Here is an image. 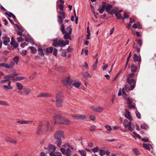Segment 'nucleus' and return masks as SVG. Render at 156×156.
I'll list each match as a JSON object with an SVG mask.
<instances>
[{"mask_svg":"<svg viewBox=\"0 0 156 156\" xmlns=\"http://www.w3.org/2000/svg\"><path fill=\"white\" fill-rule=\"evenodd\" d=\"M55 99L56 106L58 108L62 107L63 96L61 92H59L56 94Z\"/></svg>","mask_w":156,"mask_h":156,"instance_id":"obj_1","label":"nucleus"},{"mask_svg":"<svg viewBox=\"0 0 156 156\" xmlns=\"http://www.w3.org/2000/svg\"><path fill=\"white\" fill-rule=\"evenodd\" d=\"M123 124L125 128L127 129V130L132 132L135 129V126L133 123H132L130 121L129 122L127 119L124 120Z\"/></svg>","mask_w":156,"mask_h":156,"instance_id":"obj_2","label":"nucleus"},{"mask_svg":"<svg viewBox=\"0 0 156 156\" xmlns=\"http://www.w3.org/2000/svg\"><path fill=\"white\" fill-rule=\"evenodd\" d=\"M134 75V74L133 73H130L129 75V76L126 79V82L128 83L131 84V83H132L136 84V80L132 78L133 77Z\"/></svg>","mask_w":156,"mask_h":156,"instance_id":"obj_3","label":"nucleus"},{"mask_svg":"<svg viewBox=\"0 0 156 156\" xmlns=\"http://www.w3.org/2000/svg\"><path fill=\"white\" fill-rule=\"evenodd\" d=\"M72 80L69 76H66L62 80V83L65 85H70L72 82Z\"/></svg>","mask_w":156,"mask_h":156,"instance_id":"obj_4","label":"nucleus"},{"mask_svg":"<svg viewBox=\"0 0 156 156\" xmlns=\"http://www.w3.org/2000/svg\"><path fill=\"white\" fill-rule=\"evenodd\" d=\"M135 85L136 84L132 83H131V84L128 83V84H126L125 87L123 89H125V90L128 92L130 90H133Z\"/></svg>","mask_w":156,"mask_h":156,"instance_id":"obj_5","label":"nucleus"},{"mask_svg":"<svg viewBox=\"0 0 156 156\" xmlns=\"http://www.w3.org/2000/svg\"><path fill=\"white\" fill-rule=\"evenodd\" d=\"M65 135L64 132L62 130H59L55 132L54 134V138H64Z\"/></svg>","mask_w":156,"mask_h":156,"instance_id":"obj_6","label":"nucleus"},{"mask_svg":"<svg viewBox=\"0 0 156 156\" xmlns=\"http://www.w3.org/2000/svg\"><path fill=\"white\" fill-rule=\"evenodd\" d=\"M52 41L53 43L52 45L56 47H62V44L61 43L62 40H60L58 41L57 39H55L53 40Z\"/></svg>","mask_w":156,"mask_h":156,"instance_id":"obj_7","label":"nucleus"},{"mask_svg":"<svg viewBox=\"0 0 156 156\" xmlns=\"http://www.w3.org/2000/svg\"><path fill=\"white\" fill-rule=\"evenodd\" d=\"M91 108L94 112H101L104 110V108L99 106L95 107L94 106L91 107Z\"/></svg>","mask_w":156,"mask_h":156,"instance_id":"obj_8","label":"nucleus"},{"mask_svg":"<svg viewBox=\"0 0 156 156\" xmlns=\"http://www.w3.org/2000/svg\"><path fill=\"white\" fill-rule=\"evenodd\" d=\"M44 149H48L50 152H54L56 148L55 146L52 144H49L47 147H44Z\"/></svg>","mask_w":156,"mask_h":156,"instance_id":"obj_9","label":"nucleus"},{"mask_svg":"<svg viewBox=\"0 0 156 156\" xmlns=\"http://www.w3.org/2000/svg\"><path fill=\"white\" fill-rule=\"evenodd\" d=\"M64 2L62 0H58L57 2V7H58L61 10H63V4Z\"/></svg>","mask_w":156,"mask_h":156,"instance_id":"obj_10","label":"nucleus"},{"mask_svg":"<svg viewBox=\"0 0 156 156\" xmlns=\"http://www.w3.org/2000/svg\"><path fill=\"white\" fill-rule=\"evenodd\" d=\"M62 122H60L58 123V124H63L66 125H69L71 124V122L70 121L64 117L63 119L62 120Z\"/></svg>","mask_w":156,"mask_h":156,"instance_id":"obj_11","label":"nucleus"},{"mask_svg":"<svg viewBox=\"0 0 156 156\" xmlns=\"http://www.w3.org/2000/svg\"><path fill=\"white\" fill-rule=\"evenodd\" d=\"M63 117H64L62 116L60 114H58L55 115L54 117V119L55 121V123L58 124V122H57L56 121L58 120L62 121Z\"/></svg>","mask_w":156,"mask_h":156,"instance_id":"obj_12","label":"nucleus"},{"mask_svg":"<svg viewBox=\"0 0 156 156\" xmlns=\"http://www.w3.org/2000/svg\"><path fill=\"white\" fill-rule=\"evenodd\" d=\"M2 39L3 41V44L5 45H7L8 43L10 42L9 38L6 36L3 37Z\"/></svg>","mask_w":156,"mask_h":156,"instance_id":"obj_13","label":"nucleus"},{"mask_svg":"<svg viewBox=\"0 0 156 156\" xmlns=\"http://www.w3.org/2000/svg\"><path fill=\"white\" fill-rule=\"evenodd\" d=\"M54 138L55 140V143L58 147H60L62 142V140L60 138Z\"/></svg>","mask_w":156,"mask_h":156,"instance_id":"obj_14","label":"nucleus"},{"mask_svg":"<svg viewBox=\"0 0 156 156\" xmlns=\"http://www.w3.org/2000/svg\"><path fill=\"white\" fill-rule=\"evenodd\" d=\"M51 97V95L48 93H41L40 94L38 95L37 96V98L41 97Z\"/></svg>","mask_w":156,"mask_h":156,"instance_id":"obj_15","label":"nucleus"},{"mask_svg":"<svg viewBox=\"0 0 156 156\" xmlns=\"http://www.w3.org/2000/svg\"><path fill=\"white\" fill-rule=\"evenodd\" d=\"M125 116L126 118L127 119L129 120H130V121L132 120L133 119L132 118L130 112L127 110H126Z\"/></svg>","mask_w":156,"mask_h":156,"instance_id":"obj_16","label":"nucleus"},{"mask_svg":"<svg viewBox=\"0 0 156 156\" xmlns=\"http://www.w3.org/2000/svg\"><path fill=\"white\" fill-rule=\"evenodd\" d=\"M49 154L50 156H62L61 153L59 152H50Z\"/></svg>","mask_w":156,"mask_h":156,"instance_id":"obj_17","label":"nucleus"},{"mask_svg":"<svg viewBox=\"0 0 156 156\" xmlns=\"http://www.w3.org/2000/svg\"><path fill=\"white\" fill-rule=\"evenodd\" d=\"M37 50L38 54L41 56L44 55V53L42 48L41 45H38L37 46Z\"/></svg>","mask_w":156,"mask_h":156,"instance_id":"obj_18","label":"nucleus"},{"mask_svg":"<svg viewBox=\"0 0 156 156\" xmlns=\"http://www.w3.org/2000/svg\"><path fill=\"white\" fill-rule=\"evenodd\" d=\"M27 37H26L25 38V40L27 42H30V43L32 44H34V43L33 40L31 38L30 36L29 35H27Z\"/></svg>","mask_w":156,"mask_h":156,"instance_id":"obj_19","label":"nucleus"},{"mask_svg":"<svg viewBox=\"0 0 156 156\" xmlns=\"http://www.w3.org/2000/svg\"><path fill=\"white\" fill-rule=\"evenodd\" d=\"M105 2H103L102 4V7L101 8H99L98 9V10L101 14H102L103 13L105 9Z\"/></svg>","mask_w":156,"mask_h":156,"instance_id":"obj_20","label":"nucleus"},{"mask_svg":"<svg viewBox=\"0 0 156 156\" xmlns=\"http://www.w3.org/2000/svg\"><path fill=\"white\" fill-rule=\"evenodd\" d=\"M112 7V5H110L109 4H107L106 5L105 4V9L106 12H109L111 9Z\"/></svg>","mask_w":156,"mask_h":156,"instance_id":"obj_21","label":"nucleus"},{"mask_svg":"<svg viewBox=\"0 0 156 156\" xmlns=\"http://www.w3.org/2000/svg\"><path fill=\"white\" fill-rule=\"evenodd\" d=\"M132 27L134 28H138L139 29H141L142 28V26L139 23L137 22L136 23H134Z\"/></svg>","mask_w":156,"mask_h":156,"instance_id":"obj_22","label":"nucleus"},{"mask_svg":"<svg viewBox=\"0 0 156 156\" xmlns=\"http://www.w3.org/2000/svg\"><path fill=\"white\" fill-rule=\"evenodd\" d=\"M133 60L135 62H140L141 59L140 57H138L136 54H135L134 56Z\"/></svg>","mask_w":156,"mask_h":156,"instance_id":"obj_23","label":"nucleus"},{"mask_svg":"<svg viewBox=\"0 0 156 156\" xmlns=\"http://www.w3.org/2000/svg\"><path fill=\"white\" fill-rule=\"evenodd\" d=\"M131 70L132 72L134 73L136 72L137 69V67L136 66L133 64H132L130 66Z\"/></svg>","mask_w":156,"mask_h":156,"instance_id":"obj_24","label":"nucleus"},{"mask_svg":"<svg viewBox=\"0 0 156 156\" xmlns=\"http://www.w3.org/2000/svg\"><path fill=\"white\" fill-rule=\"evenodd\" d=\"M72 28L69 26L67 27L66 29V30H65V33L69 34L70 32V34H71Z\"/></svg>","mask_w":156,"mask_h":156,"instance_id":"obj_25","label":"nucleus"},{"mask_svg":"<svg viewBox=\"0 0 156 156\" xmlns=\"http://www.w3.org/2000/svg\"><path fill=\"white\" fill-rule=\"evenodd\" d=\"M0 105L9 106V103L5 101L0 100Z\"/></svg>","mask_w":156,"mask_h":156,"instance_id":"obj_26","label":"nucleus"},{"mask_svg":"<svg viewBox=\"0 0 156 156\" xmlns=\"http://www.w3.org/2000/svg\"><path fill=\"white\" fill-rule=\"evenodd\" d=\"M71 34H70V32H69V34L66 33V34H65L64 36V37L66 39H69L71 40Z\"/></svg>","mask_w":156,"mask_h":156,"instance_id":"obj_27","label":"nucleus"},{"mask_svg":"<svg viewBox=\"0 0 156 156\" xmlns=\"http://www.w3.org/2000/svg\"><path fill=\"white\" fill-rule=\"evenodd\" d=\"M61 43L62 44V47L65 46L66 45L69 44V41L68 40H66L65 42L63 40H62Z\"/></svg>","mask_w":156,"mask_h":156,"instance_id":"obj_28","label":"nucleus"},{"mask_svg":"<svg viewBox=\"0 0 156 156\" xmlns=\"http://www.w3.org/2000/svg\"><path fill=\"white\" fill-rule=\"evenodd\" d=\"M65 154L67 156H71L72 151L69 149L68 148L66 150Z\"/></svg>","mask_w":156,"mask_h":156,"instance_id":"obj_29","label":"nucleus"},{"mask_svg":"<svg viewBox=\"0 0 156 156\" xmlns=\"http://www.w3.org/2000/svg\"><path fill=\"white\" fill-rule=\"evenodd\" d=\"M16 84V86L18 87V89L19 90H21L22 89L23 86L21 83H17Z\"/></svg>","mask_w":156,"mask_h":156,"instance_id":"obj_30","label":"nucleus"},{"mask_svg":"<svg viewBox=\"0 0 156 156\" xmlns=\"http://www.w3.org/2000/svg\"><path fill=\"white\" fill-rule=\"evenodd\" d=\"M132 33L133 34H136L138 37H140L141 36L139 32L136 31L134 30H132Z\"/></svg>","mask_w":156,"mask_h":156,"instance_id":"obj_31","label":"nucleus"},{"mask_svg":"<svg viewBox=\"0 0 156 156\" xmlns=\"http://www.w3.org/2000/svg\"><path fill=\"white\" fill-rule=\"evenodd\" d=\"M58 20V22L59 23L62 24L63 23L62 20L63 19L62 18V17L60 16H57Z\"/></svg>","mask_w":156,"mask_h":156,"instance_id":"obj_32","label":"nucleus"},{"mask_svg":"<svg viewBox=\"0 0 156 156\" xmlns=\"http://www.w3.org/2000/svg\"><path fill=\"white\" fill-rule=\"evenodd\" d=\"M87 117L84 115H79V120H85L86 119Z\"/></svg>","mask_w":156,"mask_h":156,"instance_id":"obj_33","label":"nucleus"},{"mask_svg":"<svg viewBox=\"0 0 156 156\" xmlns=\"http://www.w3.org/2000/svg\"><path fill=\"white\" fill-rule=\"evenodd\" d=\"M81 85V83L78 81H76L73 83L74 86L77 88L79 87Z\"/></svg>","mask_w":156,"mask_h":156,"instance_id":"obj_34","label":"nucleus"},{"mask_svg":"<svg viewBox=\"0 0 156 156\" xmlns=\"http://www.w3.org/2000/svg\"><path fill=\"white\" fill-rule=\"evenodd\" d=\"M82 75L84 77H89L90 76L87 72H85L82 73Z\"/></svg>","mask_w":156,"mask_h":156,"instance_id":"obj_35","label":"nucleus"},{"mask_svg":"<svg viewBox=\"0 0 156 156\" xmlns=\"http://www.w3.org/2000/svg\"><path fill=\"white\" fill-rule=\"evenodd\" d=\"M78 151L80 153L82 156H86V152L85 151L79 150Z\"/></svg>","mask_w":156,"mask_h":156,"instance_id":"obj_36","label":"nucleus"},{"mask_svg":"<svg viewBox=\"0 0 156 156\" xmlns=\"http://www.w3.org/2000/svg\"><path fill=\"white\" fill-rule=\"evenodd\" d=\"M19 57L18 56H16L14 58H13V60L16 64H17L19 61Z\"/></svg>","mask_w":156,"mask_h":156,"instance_id":"obj_37","label":"nucleus"},{"mask_svg":"<svg viewBox=\"0 0 156 156\" xmlns=\"http://www.w3.org/2000/svg\"><path fill=\"white\" fill-rule=\"evenodd\" d=\"M13 77V75L11 74L9 75L5 76L4 77V79H7V80H9V79H11V78H12Z\"/></svg>","mask_w":156,"mask_h":156,"instance_id":"obj_38","label":"nucleus"},{"mask_svg":"<svg viewBox=\"0 0 156 156\" xmlns=\"http://www.w3.org/2000/svg\"><path fill=\"white\" fill-rule=\"evenodd\" d=\"M31 92V90L29 88L27 89L24 90V93L26 94V95H27Z\"/></svg>","mask_w":156,"mask_h":156,"instance_id":"obj_39","label":"nucleus"},{"mask_svg":"<svg viewBox=\"0 0 156 156\" xmlns=\"http://www.w3.org/2000/svg\"><path fill=\"white\" fill-rule=\"evenodd\" d=\"M53 48L52 47L47 48L46 50V51L48 53H51L52 52Z\"/></svg>","mask_w":156,"mask_h":156,"instance_id":"obj_40","label":"nucleus"},{"mask_svg":"<svg viewBox=\"0 0 156 156\" xmlns=\"http://www.w3.org/2000/svg\"><path fill=\"white\" fill-rule=\"evenodd\" d=\"M29 48L31 50L30 52L32 53H34L36 51V49L33 47H29Z\"/></svg>","mask_w":156,"mask_h":156,"instance_id":"obj_41","label":"nucleus"},{"mask_svg":"<svg viewBox=\"0 0 156 156\" xmlns=\"http://www.w3.org/2000/svg\"><path fill=\"white\" fill-rule=\"evenodd\" d=\"M105 127L108 131H110L112 130L111 126L109 125H107L105 126Z\"/></svg>","mask_w":156,"mask_h":156,"instance_id":"obj_42","label":"nucleus"},{"mask_svg":"<svg viewBox=\"0 0 156 156\" xmlns=\"http://www.w3.org/2000/svg\"><path fill=\"white\" fill-rule=\"evenodd\" d=\"M115 16L118 19H122V16H121L119 12H118L117 11L115 13Z\"/></svg>","mask_w":156,"mask_h":156,"instance_id":"obj_43","label":"nucleus"},{"mask_svg":"<svg viewBox=\"0 0 156 156\" xmlns=\"http://www.w3.org/2000/svg\"><path fill=\"white\" fill-rule=\"evenodd\" d=\"M96 128V126L94 125H92L90 126L89 129L90 131L93 132L94 131Z\"/></svg>","mask_w":156,"mask_h":156,"instance_id":"obj_44","label":"nucleus"},{"mask_svg":"<svg viewBox=\"0 0 156 156\" xmlns=\"http://www.w3.org/2000/svg\"><path fill=\"white\" fill-rule=\"evenodd\" d=\"M8 69H10L13 67V66L14 65V63L12 61L10 62L9 64H8Z\"/></svg>","mask_w":156,"mask_h":156,"instance_id":"obj_45","label":"nucleus"},{"mask_svg":"<svg viewBox=\"0 0 156 156\" xmlns=\"http://www.w3.org/2000/svg\"><path fill=\"white\" fill-rule=\"evenodd\" d=\"M99 150V148L98 147H95L93 148L92 149V150L93 151V152L94 153L98 152Z\"/></svg>","mask_w":156,"mask_h":156,"instance_id":"obj_46","label":"nucleus"},{"mask_svg":"<svg viewBox=\"0 0 156 156\" xmlns=\"http://www.w3.org/2000/svg\"><path fill=\"white\" fill-rule=\"evenodd\" d=\"M65 27L64 25L63 24H62V25H61V28H60V30H61V31L62 32V33L63 34H64V33H65Z\"/></svg>","mask_w":156,"mask_h":156,"instance_id":"obj_47","label":"nucleus"},{"mask_svg":"<svg viewBox=\"0 0 156 156\" xmlns=\"http://www.w3.org/2000/svg\"><path fill=\"white\" fill-rule=\"evenodd\" d=\"M99 151L100 153V155L101 156H103L106 154L105 151L103 150L100 149L99 150Z\"/></svg>","mask_w":156,"mask_h":156,"instance_id":"obj_48","label":"nucleus"},{"mask_svg":"<svg viewBox=\"0 0 156 156\" xmlns=\"http://www.w3.org/2000/svg\"><path fill=\"white\" fill-rule=\"evenodd\" d=\"M143 146L146 149L148 150H150V148L149 147L148 145H147V144H143Z\"/></svg>","mask_w":156,"mask_h":156,"instance_id":"obj_49","label":"nucleus"},{"mask_svg":"<svg viewBox=\"0 0 156 156\" xmlns=\"http://www.w3.org/2000/svg\"><path fill=\"white\" fill-rule=\"evenodd\" d=\"M25 79V77L23 76L17 77L16 78V81H20Z\"/></svg>","mask_w":156,"mask_h":156,"instance_id":"obj_50","label":"nucleus"},{"mask_svg":"<svg viewBox=\"0 0 156 156\" xmlns=\"http://www.w3.org/2000/svg\"><path fill=\"white\" fill-rule=\"evenodd\" d=\"M3 87L5 89H12L13 87H12L11 86L9 85H5L3 86Z\"/></svg>","mask_w":156,"mask_h":156,"instance_id":"obj_51","label":"nucleus"},{"mask_svg":"<svg viewBox=\"0 0 156 156\" xmlns=\"http://www.w3.org/2000/svg\"><path fill=\"white\" fill-rule=\"evenodd\" d=\"M122 95L123 97L125 98L126 99L127 98L126 97L127 96V95L126 94L125 90V89H122Z\"/></svg>","mask_w":156,"mask_h":156,"instance_id":"obj_52","label":"nucleus"},{"mask_svg":"<svg viewBox=\"0 0 156 156\" xmlns=\"http://www.w3.org/2000/svg\"><path fill=\"white\" fill-rule=\"evenodd\" d=\"M0 66H2L8 69V64L5 63H1L0 64Z\"/></svg>","mask_w":156,"mask_h":156,"instance_id":"obj_53","label":"nucleus"},{"mask_svg":"<svg viewBox=\"0 0 156 156\" xmlns=\"http://www.w3.org/2000/svg\"><path fill=\"white\" fill-rule=\"evenodd\" d=\"M133 152L136 155H139L140 154V153H139L138 151L136 148H134L133 149Z\"/></svg>","mask_w":156,"mask_h":156,"instance_id":"obj_54","label":"nucleus"},{"mask_svg":"<svg viewBox=\"0 0 156 156\" xmlns=\"http://www.w3.org/2000/svg\"><path fill=\"white\" fill-rule=\"evenodd\" d=\"M9 142L11 144H13L15 145L17 144V141L16 140L14 139H11Z\"/></svg>","mask_w":156,"mask_h":156,"instance_id":"obj_55","label":"nucleus"},{"mask_svg":"<svg viewBox=\"0 0 156 156\" xmlns=\"http://www.w3.org/2000/svg\"><path fill=\"white\" fill-rule=\"evenodd\" d=\"M43 126V124L42 122L41 121L39 122L38 128L42 129V128Z\"/></svg>","mask_w":156,"mask_h":156,"instance_id":"obj_56","label":"nucleus"},{"mask_svg":"<svg viewBox=\"0 0 156 156\" xmlns=\"http://www.w3.org/2000/svg\"><path fill=\"white\" fill-rule=\"evenodd\" d=\"M59 14L62 16L63 19L65 18V16L64 12L62 11H60L59 12Z\"/></svg>","mask_w":156,"mask_h":156,"instance_id":"obj_57","label":"nucleus"},{"mask_svg":"<svg viewBox=\"0 0 156 156\" xmlns=\"http://www.w3.org/2000/svg\"><path fill=\"white\" fill-rule=\"evenodd\" d=\"M72 116L75 119L79 120V115L74 114L72 115Z\"/></svg>","mask_w":156,"mask_h":156,"instance_id":"obj_58","label":"nucleus"},{"mask_svg":"<svg viewBox=\"0 0 156 156\" xmlns=\"http://www.w3.org/2000/svg\"><path fill=\"white\" fill-rule=\"evenodd\" d=\"M136 116L138 119H140L141 118L140 113L138 111H136L135 112Z\"/></svg>","mask_w":156,"mask_h":156,"instance_id":"obj_59","label":"nucleus"},{"mask_svg":"<svg viewBox=\"0 0 156 156\" xmlns=\"http://www.w3.org/2000/svg\"><path fill=\"white\" fill-rule=\"evenodd\" d=\"M141 127L142 129H146L147 128V126L145 124H143L141 125Z\"/></svg>","mask_w":156,"mask_h":156,"instance_id":"obj_60","label":"nucleus"},{"mask_svg":"<svg viewBox=\"0 0 156 156\" xmlns=\"http://www.w3.org/2000/svg\"><path fill=\"white\" fill-rule=\"evenodd\" d=\"M129 17L127 13H125L124 14V16L122 18V19L123 20L125 19L128 18Z\"/></svg>","mask_w":156,"mask_h":156,"instance_id":"obj_61","label":"nucleus"},{"mask_svg":"<svg viewBox=\"0 0 156 156\" xmlns=\"http://www.w3.org/2000/svg\"><path fill=\"white\" fill-rule=\"evenodd\" d=\"M17 122L18 123H20L21 124H27V122H26V121H19Z\"/></svg>","mask_w":156,"mask_h":156,"instance_id":"obj_62","label":"nucleus"},{"mask_svg":"<svg viewBox=\"0 0 156 156\" xmlns=\"http://www.w3.org/2000/svg\"><path fill=\"white\" fill-rule=\"evenodd\" d=\"M90 119L92 121H94L96 119V117L94 115H91L90 117Z\"/></svg>","mask_w":156,"mask_h":156,"instance_id":"obj_63","label":"nucleus"},{"mask_svg":"<svg viewBox=\"0 0 156 156\" xmlns=\"http://www.w3.org/2000/svg\"><path fill=\"white\" fill-rule=\"evenodd\" d=\"M117 11L115 9H113L111 11H109L108 12L109 13L111 14H113L114 13H115L117 12Z\"/></svg>","mask_w":156,"mask_h":156,"instance_id":"obj_64","label":"nucleus"}]
</instances>
